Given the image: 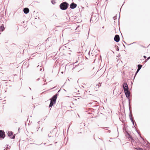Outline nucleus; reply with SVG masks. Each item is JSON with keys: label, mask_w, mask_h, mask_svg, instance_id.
Returning <instances> with one entry per match:
<instances>
[{"label": "nucleus", "mask_w": 150, "mask_h": 150, "mask_svg": "<svg viewBox=\"0 0 150 150\" xmlns=\"http://www.w3.org/2000/svg\"><path fill=\"white\" fill-rule=\"evenodd\" d=\"M135 43H136V42H133V43H131V44H128V45H131V44H132Z\"/></svg>", "instance_id": "36"}, {"label": "nucleus", "mask_w": 150, "mask_h": 150, "mask_svg": "<svg viewBox=\"0 0 150 150\" xmlns=\"http://www.w3.org/2000/svg\"><path fill=\"white\" fill-rule=\"evenodd\" d=\"M140 137L142 139V140H143V141L144 142L145 144H146V142H145V139H144L143 138H142V137L140 135Z\"/></svg>", "instance_id": "32"}, {"label": "nucleus", "mask_w": 150, "mask_h": 150, "mask_svg": "<svg viewBox=\"0 0 150 150\" xmlns=\"http://www.w3.org/2000/svg\"><path fill=\"white\" fill-rule=\"evenodd\" d=\"M124 92L126 97L127 98V99H128L129 97L130 96V93L129 91V90H125V91L124 90Z\"/></svg>", "instance_id": "9"}, {"label": "nucleus", "mask_w": 150, "mask_h": 150, "mask_svg": "<svg viewBox=\"0 0 150 150\" xmlns=\"http://www.w3.org/2000/svg\"><path fill=\"white\" fill-rule=\"evenodd\" d=\"M119 13H120L119 14V18H118V20H119L118 23H119V19H120V12Z\"/></svg>", "instance_id": "34"}, {"label": "nucleus", "mask_w": 150, "mask_h": 150, "mask_svg": "<svg viewBox=\"0 0 150 150\" xmlns=\"http://www.w3.org/2000/svg\"><path fill=\"white\" fill-rule=\"evenodd\" d=\"M115 41L116 42H118L120 40V36L118 35H115L114 38Z\"/></svg>", "instance_id": "11"}, {"label": "nucleus", "mask_w": 150, "mask_h": 150, "mask_svg": "<svg viewBox=\"0 0 150 150\" xmlns=\"http://www.w3.org/2000/svg\"><path fill=\"white\" fill-rule=\"evenodd\" d=\"M19 129H20V128H18V131L19 132Z\"/></svg>", "instance_id": "53"}, {"label": "nucleus", "mask_w": 150, "mask_h": 150, "mask_svg": "<svg viewBox=\"0 0 150 150\" xmlns=\"http://www.w3.org/2000/svg\"><path fill=\"white\" fill-rule=\"evenodd\" d=\"M130 105V101H129V105Z\"/></svg>", "instance_id": "47"}, {"label": "nucleus", "mask_w": 150, "mask_h": 150, "mask_svg": "<svg viewBox=\"0 0 150 150\" xmlns=\"http://www.w3.org/2000/svg\"><path fill=\"white\" fill-rule=\"evenodd\" d=\"M50 100V102L49 106V108H50V110L51 109V108L55 104L56 102L51 100Z\"/></svg>", "instance_id": "10"}, {"label": "nucleus", "mask_w": 150, "mask_h": 150, "mask_svg": "<svg viewBox=\"0 0 150 150\" xmlns=\"http://www.w3.org/2000/svg\"><path fill=\"white\" fill-rule=\"evenodd\" d=\"M113 19L114 20H115L117 19V15H116L115 16H114L113 17Z\"/></svg>", "instance_id": "31"}, {"label": "nucleus", "mask_w": 150, "mask_h": 150, "mask_svg": "<svg viewBox=\"0 0 150 150\" xmlns=\"http://www.w3.org/2000/svg\"><path fill=\"white\" fill-rule=\"evenodd\" d=\"M89 31L88 32V35L89 34Z\"/></svg>", "instance_id": "58"}, {"label": "nucleus", "mask_w": 150, "mask_h": 150, "mask_svg": "<svg viewBox=\"0 0 150 150\" xmlns=\"http://www.w3.org/2000/svg\"><path fill=\"white\" fill-rule=\"evenodd\" d=\"M82 87L83 88H84V87L83 86H82Z\"/></svg>", "instance_id": "64"}, {"label": "nucleus", "mask_w": 150, "mask_h": 150, "mask_svg": "<svg viewBox=\"0 0 150 150\" xmlns=\"http://www.w3.org/2000/svg\"><path fill=\"white\" fill-rule=\"evenodd\" d=\"M47 84V83L43 84V85H45Z\"/></svg>", "instance_id": "49"}, {"label": "nucleus", "mask_w": 150, "mask_h": 150, "mask_svg": "<svg viewBox=\"0 0 150 150\" xmlns=\"http://www.w3.org/2000/svg\"><path fill=\"white\" fill-rule=\"evenodd\" d=\"M125 3V2H124V3H123V4H122V6H123V4H124V3Z\"/></svg>", "instance_id": "62"}, {"label": "nucleus", "mask_w": 150, "mask_h": 150, "mask_svg": "<svg viewBox=\"0 0 150 150\" xmlns=\"http://www.w3.org/2000/svg\"><path fill=\"white\" fill-rule=\"evenodd\" d=\"M77 4L74 2L71 3L69 5V9H74L76 8L77 7Z\"/></svg>", "instance_id": "6"}, {"label": "nucleus", "mask_w": 150, "mask_h": 150, "mask_svg": "<svg viewBox=\"0 0 150 150\" xmlns=\"http://www.w3.org/2000/svg\"><path fill=\"white\" fill-rule=\"evenodd\" d=\"M128 100V101H130V99L129 97L128 99H127Z\"/></svg>", "instance_id": "39"}, {"label": "nucleus", "mask_w": 150, "mask_h": 150, "mask_svg": "<svg viewBox=\"0 0 150 150\" xmlns=\"http://www.w3.org/2000/svg\"><path fill=\"white\" fill-rule=\"evenodd\" d=\"M42 144V143L41 144H38V145H40Z\"/></svg>", "instance_id": "55"}, {"label": "nucleus", "mask_w": 150, "mask_h": 150, "mask_svg": "<svg viewBox=\"0 0 150 150\" xmlns=\"http://www.w3.org/2000/svg\"><path fill=\"white\" fill-rule=\"evenodd\" d=\"M101 85V83H99L98 84H96V86H98V88H99Z\"/></svg>", "instance_id": "24"}, {"label": "nucleus", "mask_w": 150, "mask_h": 150, "mask_svg": "<svg viewBox=\"0 0 150 150\" xmlns=\"http://www.w3.org/2000/svg\"><path fill=\"white\" fill-rule=\"evenodd\" d=\"M136 131L138 133V132L137 130L136 129Z\"/></svg>", "instance_id": "54"}, {"label": "nucleus", "mask_w": 150, "mask_h": 150, "mask_svg": "<svg viewBox=\"0 0 150 150\" xmlns=\"http://www.w3.org/2000/svg\"><path fill=\"white\" fill-rule=\"evenodd\" d=\"M46 144V143H45L44 144V145H45Z\"/></svg>", "instance_id": "57"}, {"label": "nucleus", "mask_w": 150, "mask_h": 150, "mask_svg": "<svg viewBox=\"0 0 150 150\" xmlns=\"http://www.w3.org/2000/svg\"><path fill=\"white\" fill-rule=\"evenodd\" d=\"M129 113H131V105H129Z\"/></svg>", "instance_id": "21"}, {"label": "nucleus", "mask_w": 150, "mask_h": 150, "mask_svg": "<svg viewBox=\"0 0 150 150\" xmlns=\"http://www.w3.org/2000/svg\"><path fill=\"white\" fill-rule=\"evenodd\" d=\"M29 88L30 90H31V88H30V87H29Z\"/></svg>", "instance_id": "52"}, {"label": "nucleus", "mask_w": 150, "mask_h": 150, "mask_svg": "<svg viewBox=\"0 0 150 150\" xmlns=\"http://www.w3.org/2000/svg\"><path fill=\"white\" fill-rule=\"evenodd\" d=\"M51 2V3L53 5L55 4L56 3V2L54 0H52Z\"/></svg>", "instance_id": "26"}, {"label": "nucleus", "mask_w": 150, "mask_h": 150, "mask_svg": "<svg viewBox=\"0 0 150 150\" xmlns=\"http://www.w3.org/2000/svg\"><path fill=\"white\" fill-rule=\"evenodd\" d=\"M29 45L28 44H26L25 43L21 44L20 46V47H22L23 48H26L28 47Z\"/></svg>", "instance_id": "14"}, {"label": "nucleus", "mask_w": 150, "mask_h": 150, "mask_svg": "<svg viewBox=\"0 0 150 150\" xmlns=\"http://www.w3.org/2000/svg\"><path fill=\"white\" fill-rule=\"evenodd\" d=\"M48 136L49 137H51V136H50L49 134H48Z\"/></svg>", "instance_id": "50"}, {"label": "nucleus", "mask_w": 150, "mask_h": 150, "mask_svg": "<svg viewBox=\"0 0 150 150\" xmlns=\"http://www.w3.org/2000/svg\"><path fill=\"white\" fill-rule=\"evenodd\" d=\"M94 107L97 108H98V110H99V111L98 112V113H99V111L100 110H102L103 109H104V108L103 107H99V105H96V106H94Z\"/></svg>", "instance_id": "15"}, {"label": "nucleus", "mask_w": 150, "mask_h": 150, "mask_svg": "<svg viewBox=\"0 0 150 150\" xmlns=\"http://www.w3.org/2000/svg\"><path fill=\"white\" fill-rule=\"evenodd\" d=\"M122 44H123V46L125 48V45L123 43H122Z\"/></svg>", "instance_id": "41"}, {"label": "nucleus", "mask_w": 150, "mask_h": 150, "mask_svg": "<svg viewBox=\"0 0 150 150\" xmlns=\"http://www.w3.org/2000/svg\"><path fill=\"white\" fill-rule=\"evenodd\" d=\"M42 68H41L40 69V71H42Z\"/></svg>", "instance_id": "42"}, {"label": "nucleus", "mask_w": 150, "mask_h": 150, "mask_svg": "<svg viewBox=\"0 0 150 150\" xmlns=\"http://www.w3.org/2000/svg\"><path fill=\"white\" fill-rule=\"evenodd\" d=\"M55 87H56V86H55V87H53L52 88H50V89L49 90H51V89H54V88Z\"/></svg>", "instance_id": "38"}, {"label": "nucleus", "mask_w": 150, "mask_h": 150, "mask_svg": "<svg viewBox=\"0 0 150 150\" xmlns=\"http://www.w3.org/2000/svg\"><path fill=\"white\" fill-rule=\"evenodd\" d=\"M6 146H7L8 147V144H6Z\"/></svg>", "instance_id": "51"}, {"label": "nucleus", "mask_w": 150, "mask_h": 150, "mask_svg": "<svg viewBox=\"0 0 150 150\" xmlns=\"http://www.w3.org/2000/svg\"><path fill=\"white\" fill-rule=\"evenodd\" d=\"M131 139V143H132L134 142V140L133 139V138H132V139Z\"/></svg>", "instance_id": "28"}, {"label": "nucleus", "mask_w": 150, "mask_h": 150, "mask_svg": "<svg viewBox=\"0 0 150 150\" xmlns=\"http://www.w3.org/2000/svg\"><path fill=\"white\" fill-rule=\"evenodd\" d=\"M40 79V78H38V79H37V81H38Z\"/></svg>", "instance_id": "43"}, {"label": "nucleus", "mask_w": 150, "mask_h": 150, "mask_svg": "<svg viewBox=\"0 0 150 150\" xmlns=\"http://www.w3.org/2000/svg\"><path fill=\"white\" fill-rule=\"evenodd\" d=\"M126 138L128 139H130L132 138V136L131 135V134H129V135L127 136H126Z\"/></svg>", "instance_id": "19"}, {"label": "nucleus", "mask_w": 150, "mask_h": 150, "mask_svg": "<svg viewBox=\"0 0 150 150\" xmlns=\"http://www.w3.org/2000/svg\"><path fill=\"white\" fill-rule=\"evenodd\" d=\"M123 129L124 133H125V136L131 134V132L127 129V127H123Z\"/></svg>", "instance_id": "4"}, {"label": "nucleus", "mask_w": 150, "mask_h": 150, "mask_svg": "<svg viewBox=\"0 0 150 150\" xmlns=\"http://www.w3.org/2000/svg\"><path fill=\"white\" fill-rule=\"evenodd\" d=\"M108 132L109 133H110V130H108Z\"/></svg>", "instance_id": "40"}, {"label": "nucleus", "mask_w": 150, "mask_h": 150, "mask_svg": "<svg viewBox=\"0 0 150 150\" xmlns=\"http://www.w3.org/2000/svg\"><path fill=\"white\" fill-rule=\"evenodd\" d=\"M8 147L6 146V147L5 149H4V150H8Z\"/></svg>", "instance_id": "33"}, {"label": "nucleus", "mask_w": 150, "mask_h": 150, "mask_svg": "<svg viewBox=\"0 0 150 150\" xmlns=\"http://www.w3.org/2000/svg\"><path fill=\"white\" fill-rule=\"evenodd\" d=\"M5 28L4 27V25L3 24L0 26V32H3L5 30Z\"/></svg>", "instance_id": "17"}, {"label": "nucleus", "mask_w": 150, "mask_h": 150, "mask_svg": "<svg viewBox=\"0 0 150 150\" xmlns=\"http://www.w3.org/2000/svg\"><path fill=\"white\" fill-rule=\"evenodd\" d=\"M23 11L24 13L27 14L29 12V9L28 8L25 7L23 8Z\"/></svg>", "instance_id": "13"}, {"label": "nucleus", "mask_w": 150, "mask_h": 150, "mask_svg": "<svg viewBox=\"0 0 150 150\" xmlns=\"http://www.w3.org/2000/svg\"><path fill=\"white\" fill-rule=\"evenodd\" d=\"M135 126H137V125L136 123H135Z\"/></svg>", "instance_id": "48"}, {"label": "nucleus", "mask_w": 150, "mask_h": 150, "mask_svg": "<svg viewBox=\"0 0 150 150\" xmlns=\"http://www.w3.org/2000/svg\"><path fill=\"white\" fill-rule=\"evenodd\" d=\"M60 90H61V89H59V90L58 91V92H58V93H59V92L60 91Z\"/></svg>", "instance_id": "45"}, {"label": "nucleus", "mask_w": 150, "mask_h": 150, "mask_svg": "<svg viewBox=\"0 0 150 150\" xmlns=\"http://www.w3.org/2000/svg\"><path fill=\"white\" fill-rule=\"evenodd\" d=\"M93 104V102H90L88 104H87V106H90L91 104Z\"/></svg>", "instance_id": "27"}, {"label": "nucleus", "mask_w": 150, "mask_h": 150, "mask_svg": "<svg viewBox=\"0 0 150 150\" xmlns=\"http://www.w3.org/2000/svg\"><path fill=\"white\" fill-rule=\"evenodd\" d=\"M0 59H1V62H0V63H1L3 61V57L0 54Z\"/></svg>", "instance_id": "25"}, {"label": "nucleus", "mask_w": 150, "mask_h": 150, "mask_svg": "<svg viewBox=\"0 0 150 150\" xmlns=\"http://www.w3.org/2000/svg\"><path fill=\"white\" fill-rule=\"evenodd\" d=\"M80 54H81V55H82V54H81V52H80Z\"/></svg>", "instance_id": "61"}, {"label": "nucleus", "mask_w": 150, "mask_h": 150, "mask_svg": "<svg viewBox=\"0 0 150 150\" xmlns=\"http://www.w3.org/2000/svg\"><path fill=\"white\" fill-rule=\"evenodd\" d=\"M94 102H97V101H94Z\"/></svg>", "instance_id": "63"}, {"label": "nucleus", "mask_w": 150, "mask_h": 150, "mask_svg": "<svg viewBox=\"0 0 150 150\" xmlns=\"http://www.w3.org/2000/svg\"><path fill=\"white\" fill-rule=\"evenodd\" d=\"M115 48L116 49V50L117 51H119V47L116 45H115Z\"/></svg>", "instance_id": "20"}, {"label": "nucleus", "mask_w": 150, "mask_h": 150, "mask_svg": "<svg viewBox=\"0 0 150 150\" xmlns=\"http://www.w3.org/2000/svg\"><path fill=\"white\" fill-rule=\"evenodd\" d=\"M57 99V97L56 96L54 95L50 99V100H51L54 101L56 102Z\"/></svg>", "instance_id": "16"}, {"label": "nucleus", "mask_w": 150, "mask_h": 150, "mask_svg": "<svg viewBox=\"0 0 150 150\" xmlns=\"http://www.w3.org/2000/svg\"><path fill=\"white\" fill-rule=\"evenodd\" d=\"M142 65L141 64H139L137 65V69L135 75H134V79L136 76L137 74V73L142 68Z\"/></svg>", "instance_id": "7"}, {"label": "nucleus", "mask_w": 150, "mask_h": 150, "mask_svg": "<svg viewBox=\"0 0 150 150\" xmlns=\"http://www.w3.org/2000/svg\"><path fill=\"white\" fill-rule=\"evenodd\" d=\"M120 116H119V119L122 122V123H124L125 122V120H123L122 118H121L120 117Z\"/></svg>", "instance_id": "23"}, {"label": "nucleus", "mask_w": 150, "mask_h": 150, "mask_svg": "<svg viewBox=\"0 0 150 150\" xmlns=\"http://www.w3.org/2000/svg\"><path fill=\"white\" fill-rule=\"evenodd\" d=\"M129 118L130 119V120L131 122H132L133 126V127L134 126L135 127L134 125V123L135 122V121H134L133 118H132V115L131 114V113H129Z\"/></svg>", "instance_id": "12"}, {"label": "nucleus", "mask_w": 150, "mask_h": 150, "mask_svg": "<svg viewBox=\"0 0 150 150\" xmlns=\"http://www.w3.org/2000/svg\"><path fill=\"white\" fill-rule=\"evenodd\" d=\"M44 82H45L46 81V80H44Z\"/></svg>", "instance_id": "60"}, {"label": "nucleus", "mask_w": 150, "mask_h": 150, "mask_svg": "<svg viewBox=\"0 0 150 150\" xmlns=\"http://www.w3.org/2000/svg\"><path fill=\"white\" fill-rule=\"evenodd\" d=\"M96 106V105H95V106L93 105V106H92V107L94 108V109H93L94 110H96L97 109H98V108H96V107H94V106Z\"/></svg>", "instance_id": "29"}, {"label": "nucleus", "mask_w": 150, "mask_h": 150, "mask_svg": "<svg viewBox=\"0 0 150 150\" xmlns=\"http://www.w3.org/2000/svg\"><path fill=\"white\" fill-rule=\"evenodd\" d=\"M150 59V56L148 57L145 60V62L147 61Z\"/></svg>", "instance_id": "30"}, {"label": "nucleus", "mask_w": 150, "mask_h": 150, "mask_svg": "<svg viewBox=\"0 0 150 150\" xmlns=\"http://www.w3.org/2000/svg\"><path fill=\"white\" fill-rule=\"evenodd\" d=\"M135 149L137 150H144L143 149L140 147H136Z\"/></svg>", "instance_id": "22"}, {"label": "nucleus", "mask_w": 150, "mask_h": 150, "mask_svg": "<svg viewBox=\"0 0 150 150\" xmlns=\"http://www.w3.org/2000/svg\"><path fill=\"white\" fill-rule=\"evenodd\" d=\"M143 57L145 59H146L147 57H146L145 55Z\"/></svg>", "instance_id": "37"}, {"label": "nucleus", "mask_w": 150, "mask_h": 150, "mask_svg": "<svg viewBox=\"0 0 150 150\" xmlns=\"http://www.w3.org/2000/svg\"><path fill=\"white\" fill-rule=\"evenodd\" d=\"M6 137L5 133L4 130H0V138L1 140L3 139Z\"/></svg>", "instance_id": "5"}, {"label": "nucleus", "mask_w": 150, "mask_h": 150, "mask_svg": "<svg viewBox=\"0 0 150 150\" xmlns=\"http://www.w3.org/2000/svg\"><path fill=\"white\" fill-rule=\"evenodd\" d=\"M7 135L8 137H10V139H14L15 137L16 134L13 135V133L11 131H8L7 133Z\"/></svg>", "instance_id": "2"}, {"label": "nucleus", "mask_w": 150, "mask_h": 150, "mask_svg": "<svg viewBox=\"0 0 150 150\" xmlns=\"http://www.w3.org/2000/svg\"><path fill=\"white\" fill-rule=\"evenodd\" d=\"M123 41L124 42V43L126 44H127V43L126 42H125L124 40H123Z\"/></svg>", "instance_id": "44"}, {"label": "nucleus", "mask_w": 150, "mask_h": 150, "mask_svg": "<svg viewBox=\"0 0 150 150\" xmlns=\"http://www.w3.org/2000/svg\"><path fill=\"white\" fill-rule=\"evenodd\" d=\"M61 73L63 74V71L62 72H61Z\"/></svg>", "instance_id": "59"}, {"label": "nucleus", "mask_w": 150, "mask_h": 150, "mask_svg": "<svg viewBox=\"0 0 150 150\" xmlns=\"http://www.w3.org/2000/svg\"><path fill=\"white\" fill-rule=\"evenodd\" d=\"M39 66V65H38L37 66V67H38Z\"/></svg>", "instance_id": "56"}, {"label": "nucleus", "mask_w": 150, "mask_h": 150, "mask_svg": "<svg viewBox=\"0 0 150 150\" xmlns=\"http://www.w3.org/2000/svg\"><path fill=\"white\" fill-rule=\"evenodd\" d=\"M145 140L147 142V144H146L147 147L150 149V143L146 139Z\"/></svg>", "instance_id": "18"}, {"label": "nucleus", "mask_w": 150, "mask_h": 150, "mask_svg": "<svg viewBox=\"0 0 150 150\" xmlns=\"http://www.w3.org/2000/svg\"><path fill=\"white\" fill-rule=\"evenodd\" d=\"M122 87L124 91L125 90H129V88L127 83L126 82H124L122 85Z\"/></svg>", "instance_id": "8"}, {"label": "nucleus", "mask_w": 150, "mask_h": 150, "mask_svg": "<svg viewBox=\"0 0 150 150\" xmlns=\"http://www.w3.org/2000/svg\"><path fill=\"white\" fill-rule=\"evenodd\" d=\"M58 95H59V93H58L57 92L56 94H55L54 95V96H56V97H57V96Z\"/></svg>", "instance_id": "35"}, {"label": "nucleus", "mask_w": 150, "mask_h": 150, "mask_svg": "<svg viewBox=\"0 0 150 150\" xmlns=\"http://www.w3.org/2000/svg\"><path fill=\"white\" fill-rule=\"evenodd\" d=\"M141 47H143L144 48H145V47L143 46V45H141Z\"/></svg>", "instance_id": "46"}, {"label": "nucleus", "mask_w": 150, "mask_h": 150, "mask_svg": "<svg viewBox=\"0 0 150 150\" xmlns=\"http://www.w3.org/2000/svg\"><path fill=\"white\" fill-rule=\"evenodd\" d=\"M96 15H97L96 14L93 13L91 16L90 22H91V21L92 22L95 21H97L98 20L97 19V17Z\"/></svg>", "instance_id": "3"}, {"label": "nucleus", "mask_w": 150, "mask_h": 150, "mask_svg": "<svg viewBox=\"0 0 150 150\" xmlns=\"http://www.w3.org/2000/svg\"><path fill=\"white\" fill-rule=\"evenodd\" d=\"M69 4L66 1L63 2L59 5V7L61 10L64 11L66 10L69 7Z\"/></svg>", "instance_id": "1"}]
</instances>
